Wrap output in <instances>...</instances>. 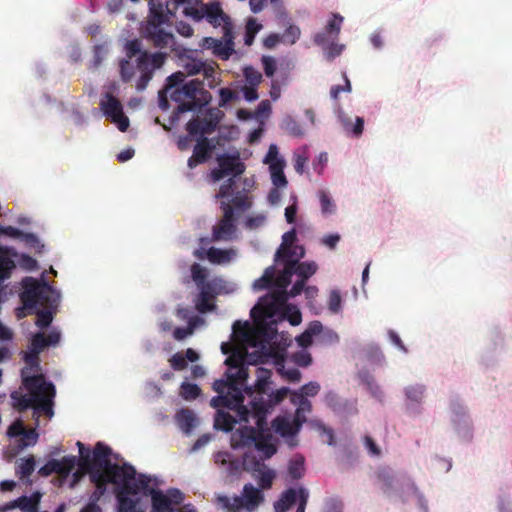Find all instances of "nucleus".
Wrapping results in <instances>:
<instances>
[{
    "mask_svg": "<svg viewBox=\"0 0 512 512\" xmlns=\"http://www.w3.org/2000/svg\"><path fill=\"white\" fill-rule=\"evenodd\" d=\"M305 256V249L296 244V231L291 229L282 236V243L275 253V261L283 265L279 277L276 279L277 289L273 293L261 297L251 309L257 331L265 340L269 341V334L273 332L272 326L279 321L287 319L293 326L302 321V315L297 306L288 304L290 297L302 293L306 280L313 276L318 269L314 261L300 262Z\"/></svg>",
    "mask_w": 512,
    "mask_h": 512,
    "instance_id": "obj_1",
    "label": "nucleus"
},
{
    "mask_svg": "<svg viewBox=\"0 0 512 512\" xmlns=\"http://www.w3.org/2000/svg\"><path fill=\"white\" fill-rule=\"evenodd\" d=\"M60 339L61 333L57 329H52L47 337L38 332L32 336L29 349L23 354L26 366L21 370V377L25 391H13L11 400L13 407L19 411L32 409L36 427L27 429L21 418H17L8 427L7 436L15 439L16 453L37 443L39 434L36 428L40 425V416L44 415L48 419L54 416L55 386L41 374L38 356L46 347L57 345Z\"/></svg>",
    "mask_w": 512,
    "mask_h": 512,
    "instance_id": "obj_2",
    "label": "nucleus"
},
{
    "mask_svg": "<svg viewBox=\"0 0 512 512\" xmlns=\"http://www.w3.org/2000/svg\"><path fill=\"white\" fill-rule=\"evenodd\" d=\"M234 345L223 342L221 351L223 354L230 355L226 358L225 364L228 366L226 371L227 380L218 379L213 383V389L218 396L213 397L210 405L217 409L214 420V427L224 432L232 431L237 421H249L250 410L245 402L242 387L248 378V353L249 344H244L241 340L231 333Z\"/></svg>",
    "mask_w": 512,
    "mask_h": 512,
    "instance_id": "obj_3",
    "label": "nucleus"
},
{
    "mask_svg": "<svg viewBox=\"0 0 512 512\" xmlns=\"http://www.w3.org/2000/svg\"><path fill=\"white\" fill-rule=\"evenodd\" d=\"M217 163L218 167L210 173L211 181L215 183L225 177L229 179L216 195L220 199L223 217L213 226L212 240L228 242L238 239L237 218L251 207V201L244 191H235V178L245 170L239 153L218 155Z\"/></svg>",
    "mask_w": 512,
    "mask_h": 512,
    "instance_id": "obj_4",
    "label": "nucleus"
},
{
    "mask_svg": "<svg viewBox=\"0 0 512 512\" xmlns=\"http://www.w3.org/2000/svg\"><path fill=\"white\" fill-rule=\"evenodd\" d=\"M202 4V0H169L163 7L162 2L156 4L154 0H150V14L143 28V34L156 47H172L175 41L169 23L170 17L175 15L178 8H182L183 15L194 21Z\"/></svg>",
    "mask_w": 512,
    "mask_h": 512,
    "instance_id": "obj_5",
    "label": "nucleus"
},
{
    "mask_svg": "<svg viewBox=\"0 0 512 512\" xmlns=\"http://www.w3.org/2000/svg\"><path fill=\"white\" fill-rule=\"evenodd\" d=\"M134 479L135 485L127 491L131 498H137V512H197L191 504L181 506L185 497L179 489H156L151 486L154 479L146 474H136Z\"/></svg>",
    "mask_w": 512,
    "mask_h": 512,
    "instance_id": "obj_6",
    "label": "nucleus"
},
{
    "mask_svg": "<svg viewBox=\"0 0 512 512\" xmlns=\"http://www.w3.org/2000/svg\"><path fill=\"white\" fill-rule=\"evenodd\" d=\"M233 334L242 343L249 344L251 352L248 353V362L250 364L272 363L277 372L286 380L290 382L300 381V371L294 367L286 368L285 366V349L272 348L268 340H265L260 333L251 329L248 321H235L233 323Z\"/></svg>",
    "mask_w": 512,
    "mask_h": 512,
    "instance_id": "obj_7",
    "label": "nucleus"
},
{
    "mask_svg": "<svg viewBox=\"0 0 512 512\" xmlns=\"http://www.w3.org/2000/svg\"><path fill=\"white\" fill-rule=\"evenodd\" d=\"M20 300L23 306L16 309L17 318L37 312L36 325L46 328L53 320V310L58 305L60 293L43 279L39 281L32 277H26L22 280Z\"/></svg>",
    "mask_w": 512,
    "mask_h": 512,
    "instance_id": "obj_8",
    "label": "nucleus"
},
{
    "mask_svg": "<svg viewBox=\"0 0 512 512\" xmlns=\"http://www.w3.org/2000/svg\"><path fill=\"white\" fill-rule=\"evenodd\" d=\"M270 377V370L259 368L257 370L255 390L246 386L244 389V393L248 398L247 405L250 410V416L259 428L263 427L267 413L285 399L290 392L288 387H282L268 394L267 386Z\"/></svg>",
    "mask_w": 512,
    "mask_h": 512,
    "instance_id": "obj_9",
    "label": "nucleus"
},
{
    "mask_svg": "<svg viewBox=\"0 0 512 512\" xmlns=\"http://www.w3.org/2000/svg\"><path fill=\"white\" fill-rule=\"evenodd\" d=\"M111 449L98 442L92 452L90 478L99 479L100 477L110 476L112 484L115 485V493L131 489L135 485L136 470L129 464H113L110 459Z\"/></svg>",
    "mask_w": 512,
    "mask_h": 512,
    "instance_id": "obj_10",
    "label": "nucleus"
},
{
    "mask_svg": "<svg viewBox=\"0 0 512 512\" xmlns=\"http://www.w3.org/2000/svg\"><path fill=\"white\" fill-rule=\"evenodd\" d=\"M125 51L128 59H123L120 62L122 80L124 82H128L132 78L133 68L129 60L137 56V70L140 73V76L136 83V89L138 91H143L153 78L154 72L157 69H160L164 64L166 55L161 52H141V43L138 40L128 41L125 45Z\"/></svg>",
    "mask_w": 512,
    "mask_h": 512,
    "instance_id": "obj_11",
    "label": "nucleus"
},
{
    "mask_svg": "<svg viewBox=\"0 0 512 512\" xmlns=\"http://www.w3.org/2000/svg\"><path fill=\"white\" fill-rule=\"evenodd\" d=\"M190 271L191 278L199 290L195 304L200 313H206L215 308L212 301L217 295H228L238 290L236 283L227 281L222 277L207 280L208 270L200 264L194 263Z\"/></svg>",
    "mask_w": 512,
    "mask_h": 512,
    "instance_id": "obj_12",
    "label": "nucleus"
},
{
    "mask_svg": "<svg viewBox=\"0 0 512 512\" xmlns=\"http://www.w3.org/2000/svg\"><path fill=\"white\" fill-rule=\"evenodd\" d=\"M242 421H239L241 423ZM245 423H253V426H241L231 434V445L233 448H248L245 453H251L252 455L263 454L264 458H270L273 456L277 449L275 441L270 433L267 435L259 434L258 432L263 431L266 426V421L262 428H259L253 418L250 416L249 421ZM238 423V421L236 422Z\"/></svg>",
    "mask_w": 512,
    "mask_h": 512,
    "instance_id": "obj_13",
    "label": "nucleus"
},
{
    "mask_svg": "<svg viewBox=\"0 0 512 512\" xmlns=\"http://www.w3.org/2000/svg\"><path fill=\"white\" fill-rule=\"evenodd\" d=\"M288 394H290L291 402L297 407L295 415L294 417L278 416L272 422V427L277 434L286 439L289 446L293 447L297 445L296 435L306 421V414L311 412L312 405L307 398L296 391L290 390Z\"/></svg>",
    "mask_w": 512,
    "mask_h": 512,
    "instance_id": "obj_14",
    "label": "nucleus"
},
{
    "mask_svg": "<svg viewBox=\"0 0 512 512\" xmlns=\"http://www.w3.org/2000/svg\"><path fill=\"white\" fill-rule=\"evenodd\" d=\"M378 476L385 493L399 495L405 501L414 502L422 512H428L427 500L410 478L396 474L388 468L381 469Z\"/></svg>",
    "mask_w": 512,
    "mask_h": 512,
    "instance_id": "obj_15",
    "label": "nucleus"
},
{
    "mask_svg": "<svg viewBox=\"0 0 512 512\" xmlns=\"http://www.w3.org/2000/svg\"><path fill=\"white\" fill-rule=\"evenodd\" d=\"M263 163L268 165L273 188L269 191L267 201L271 206H278L281 203L283 190L287 188L288 181L284 174L286 161L279 154L276 144L269 146L268 152L263 159Z\"/></svg>",
    "mask_w": 512,
    "mask_h": 512,
    "instance_id": "obj_16",
    "label": "nucleus"
},
{
    "mask_svg": "<svg viewBox=\"0 0 512 512\" xmlns=\"http://www.w3.org/2000/svg\"><path fill=\"white\" fill-rule=\"evenodd\" d=\"M402 409L410 419H417L424 413L428 388L423 382H410L402 387Z\"/></svg>",
    "mask_w": 512,
    "mask_h": 512,
    "instance_id": "obj_17",
    "label": "nucleus"
},
{
    "mask_svg": "<svg viewBox=\"0 0 512 512\" xmlns=\"http://www.w3.org/2000/svg\"><path fill=\"white\" fill-rule=\"evenodd\" d=\"M450 423L454 434L463 442L473 439V422L467 408L459 403L450 404Z\"/></svg>",
    "mask_w": 512,
    "mask_h": 512,
    "instance_id": "obj_18",
    "label": "nucleus"
},
{
    "mask_svg": "<svg viewBox=\"0 0 512 512\" xmlns=\"http://www.w3.org/2000/svg\"><path fill=\"white\" fill-rule=\"evenodd\" d=\"M266 459L263 454L256 456L245 453L242 461L244 469L253 473L261 489H269L275 478V471L264 464Z\"/></svg>",
    "mask_w": 512,
    "mask_h": 512,
    "instance_id": "obj_19",
    "label": "nucleus"
},
{
    "mask_svg": "<svg viewBox=\"0 0 512 512\" xmlns=\"http://www.w3.org/2000/svg\"><path fill=\"white\" fill-rule=\"evenodd\" d=\"M184 78L185 75L183 72H175L167 78V82L164 88L165 93L169 95L171 100L179 103L175 113L177 117L179 114L189 111H196L199 109V106L195 102H185L186 98L184 93H182V88L180 86V84L184 82Z\"/></svg>",
    "mask_w": 512,
    "mask_h": 512,
    "instance_id": "obj_20",
    "label": "nucleus"
},
{
    "mask_svg": "<svg viewBox=\"0 0 512 512\" xmlns=\"http://www.w3.org/2000/svg\"><path fill=\"white\" fill-rule=\"evenodd\" d=\"M200 241V248L193 252L194 256L200 260L207 259L212 264L224 266L229 265L238 258L239 251L237 248H217L212 246L206 249L205 245L208 243V240L202 238Z\"/></svg>",
    "mask_w": 512,
    "mask_h": 512,
    "instance_id": "obj_21",
    "label": "nucleus"
},
{
    "mask_svg": "<svg viewBox=\"0 0 512 512\" xmlns=\"http://www.w3.org/2000/svg\"><path fill=\"white\" fill-rule=\"evenodd\" d=\"M203 20L214 28L221 27L222 30L234 27L230 16L224 12L219 1L203 2L194 21L201 22Z\"/></svg>",
    "mask_w": 512,
    "mask_h": 512,
    "instance_id": "obj_22",
    "label": "nucleus"
},
{
    "mask_svg": "<svg viewBox=\"0 0 512 512\" xmlns=\"http://www.w3.org/2000/svg\"><path fill=\"white\" fill-rule=\"evenodd\" d=\"M100 110L121 132H125L130 124L128 117L123 112L121 102L110 93H105L100 100Z\"/></svg>",
    "mask_w": 512,
    "mask_h": 512,
    "instance_id": "obj_23",
    "label": "nucleus"
},
{
    "mask_svg": "<svg viewBox=\"0 0 512 512\" xmlns=\"http://www.w3.org/2000/svg\"><path fill=\"white\" fill-rule=\"evenodd\" d=\"M233 29L234 27L222 30L223 36L221 39L205 37L202 47L210 49L215 56L222 60L229 59L230 56L235 53Z\"/></svg>",
    "mask_w": 512,
    "mask_h": 512,
    "instance_id": "obj_24",
    "label": "nucleus"
},
{
    "mask_svg": "<svg viewBox=\"0 0 512 512\" xmlns=\"http://www.w3.org/2000/svg\"><path fill=\"white\" fill-rule=\"evenodd\" d=\"M77 464L76 456H65L60 460L51 459L45 465H43L38 473L41 476H49L52 473H57L63 480L70 482L71 472L74 470Z\"/></svg>",
    "mask_w": 512,
    "mask_h": 512,
    "instance_id": "obj_25",
    "label": "nucleus"
},
{
    "mask_svg": "<svg viewBox=\"0 0 512 512\" xmlns=\"http://www.w3.org/2000/svg\"><path fill=\"white\" fill-rule=\"evenodd\" d=\"M344 17L338 13H331L326 21L324 28L315 33L313 41L318 46H324L330 41H336L341 32Z\"/></svg>",
    "mask_w": 512,
    "mask_h": 512,
    "instance_id": "obj_26",
    "label": "nucleus"
},
{
    "mask_svg": "<svg viewBox=\"0 0 512 512\" xmlns=\"http://www.w3.org/2000/svg\"><path fill=\"white\" fill-rule=\"evenodd\" d=\"M177 317L180 320L187 321L186 327H177L173 330L174 339L181 341L192 335L194 330L204 325V319L198 315H195L191 310L187 308H179L176 312Z\"/></svg>",
    "mask_w": 512,
    "mask_h": 512,
    "instance_id": "obj_27",
    "label": "nucleus"
},
{
    "mask_svg": "<svg viewBox=\"0 0 512 512\" xmlns=\"http://www.w3.org/2000/svg\"><path fill=\"white\" fill-rule=\"evenodd\" d=\"M263 500L264 495L261 489L256 488L250 483L244 485L240 496H235L239 511L244 509L248 512H254Z\"/></svg>",
    "mask_w": 512,
    "mask_h": 512,
    "instance_id": "obj_28",
    "label": "nucleus"
},
{
    "mask_svg": "<svg viewBox=\"0 0 512 512\" xmlns=\"http://www.w3.org/2000/svg\"><path fill=\"white\" fill-rule=\"evenodd\" d=\"M320 215L323 219L336 217L339 211L333 193L326 187L319 188L315 193Z\"/></svg>",
    "mask_w": 512,
    "mask_h": 512,
    "instance_id": "obj_29",
    "label": "nucleus"
},
{
    "mask_svg": "<svg viewBox=\"0 0 512 512\" xmlns=\"http://www.w3.org/2000/svg\"><path fill=\"white\" fill-rule=\"evenodd\" d=\"M42 494L38 491L30 496H21L0 506V512H7L19 508L22 512H37Z\"/></svg>",
    "mask_w": 512,
    "mask_h": 512,
    "instance_id": "obj_30",
    "label": "nucleus"
},
{
    "mask_svg": "<svg viewBox=\"0 0 512 512\" xmlns=\"http://www.w3.org/2000/svg\"><path fill=\"white\" fill-rule=\"evenodd\" d=\"M77 446L79 449L80 460L77 459L76 465H78V469L71 472L70 487H74L84 475H90L92 453L89 448H86L85 445L79 441L77 442Z\"/></svg>",
    "mask_w": 512,
    "mask_h": 512,
    "instance_id": "obj_31",
    "label": "nucleus"
},
{
    "mask_svg": "<svg viewBox=\"0 0 512 512\" xmlns=\"http://www.w3.org/2000/svg\"><path fill=\"white\" fill-rule=\"evenodd\" d=\"M214 148L215 144L212 140H209L206 137H199L197 139V144L194 147L193 155L188 159V167L193 169L198 164L206 162L211 156Z\"/></svg>",
    "mask_w": 512,
    "mask_h": 512,
    "instance_id": "obj_32",
    "label": "nucleus"
},
{
    "mask_svg": "<svg viewBox=\"0 0 512 512\" xmlns=\"http://www.w3.org/2000/svg\"><path fill=\"white\" fill-rule=\"evenodd\" d=\"M175 421L179 429L186 435H190L200 423L195 412L188 408L178 410L175 415Z\"/></svg>",
    "mask_w": 512,
    "mask_h": 512,
    "instance_id": "obj_33",
    "label": "nucleus"
},
{
    "mask_svg": "<svg viewBox=\"0 0 512 512\" xmlns=\"http://www.w3.org/2000/svg\"><path fill=\"white\" fill-rule=\"evenodd\" d=\"M359 379L371 397L381 404L385 403V392L372 374L368 371H360Z\"/></svg>",
    "mask_w": 512,
    "mask_h": 512,
    "instance_id": "obj_34",
    "label": "nucleus"
},
{
    "mask_svg": "<svg viewBox=\"0 0 512 512\" xmlns=\"http://www.w3.org/2000/svg\"><path fill=\"white\" fill-rule=\"evenodd\" d=\"M217 125V118L210 120L196 118L189 121L186 129L190 136L205 137V134L211 133Z\"/></svg>",
    "mask_w": 512,
    "mask_h": 512,
    "instance_id": "obj_35",
    "label": "nucleus"
},
{
    "mask_svg": "<svg viewBox=\"0 0 512 512\" xmlns=\"http://www.w3.org/2000/svg\"><path fill=\"white\" fill-rule=\"evenodd\" d=\"M215 464L228 475H236L240 470V462L229 452L219 451L214 455Z\"/></svg>",
    "mask_w": 512,
    "mask_h": 512,
    "instance_id": "obj_36",
    "label": "nucleus"
},
{
    "mask_svg": "<svg viewBox=\"0 0 512 512\" xmlns=\"http://www.w3.org/2000/svg\"><path fill=\"white\" fill-rule=\"evenodd\" d=\"M15 268L14 261L7 255L0 246V305L5 301L4 281L10 277L11 271Z\"/></svg>",
    "mask_w": 512,
    "mask_h": 512,
    "instance_id": "obj_37",
    "label": "nucleus"
},
{
    "mask_svg": "<svg viewBox=\"0 0 512 512\" xmlns=\"http://www.w3.org/2000/svg\"><path fill=\"white\" fill-rule=\"evenodd\" d=\"M184 69L188 75H196L203 73L206 78L214 77V67L199 59H190L185 65Z\"/></svg>",
    "mask_w": 512,
    "mask_h": 512,
    "instance_id": "obj_38",
    "label": "nucleus"
},
{
    "mask_svg": "<svg viewBox=\"0 0 512 512\" xmlns=\"http://www.w3.org/2000/svg\"><path fill=\"white\" fill-rule=\"evenodd\" d=\"M337 116L345 131L351 132L356 137H359L363 133L364 119L362 117H356L355 123L352 124L351 118L342 110H338Z\"/></svg>",
    "mask_w": 512,
    "mask_h": 512,
    "instance_id": "obj_39",
    "label": "nucleus"
},
{
    "mask_svg": "<svg viewBox=\"0 0 512 512\" xmlns=\"http://www.w3.org/2000/svg\"><path fill=\"white\" fill-rule=\"evenodd\" d=\"M321 331V322L320 321H312L306 330L296 337V342L303 349L309 347L313 343V338H317V333Z\"/></svg>",
    "mask_w": 512,
    "mask_h": 512,
    "instance_id": "obj_40",
    "label": "nucleus"
},
{
    "mask_svg": "<svg viewBox=\"0 0 512 512\" xmlns=\"http://www.w3.org/2000/svg\"><path fill=\"white\" fill-rule=\"evenodd\" d=\"M128 491L118 492L117 499V512H137V498H132L128 495Z\"/></svg>",
    "mask_w": 512,
    "mask_h": 512,
    "instance_id": "obj_41",
    "label": "nucleus"
},
{
    "mask_svg": "<svg viewBox=\"0 0 512 512\" xmlns=\"http://www.w3.org/2000/svg\"><path fill=\"white\" fill-rule=\"evenodd\" d=\"M299 495L300 487L298 489L289 488L281 494V497L274 503V505L280 504L279 508H283L284 511H287L296 502L299 503Z\"/></svg>",
    "mask_w": 512,
    "mask_h": 512,
    "instance_id": "obj_42",
    "label": "nucleus"
},
{
    "mask_svg": "<svg viewBox=\"0 0 512 512\" xmlns=\"http://www.w3.org/2000/svg\"><path fill=\"white\" fill-rule=\"evenodd\" d=\"M275 267L274 266H270L268 268L265 269L264 271V274L256 279L253 284H252V287L255 291H260V290H263L265 288H268L272 282L274 281L276 283V279L279 277V275L277 277H275ZM275 286L277 287V285L275 284Z\"/></svg>",
    "mask_w": 512,
    "mask_h": 512,
    "instance_id": "obj_43",
    "label": "nucleus"
},
{
    "mask_svg": "<svg viewBox=\"0 0 512 512\" xmlns=\"http://www.w3.org/2000/svg\"><path fill=\"white\" fill-rule=\"evenodd\" d=\"M327 307L331 314L338 315L343 311V300L338 289H332L327 299Z\"/></svg>",
    "mask_w": 512,
    "mask_h": 512,
    "instance_id": "obj_44",
    "label": "nucleus"
},
{
    "mask_svg": "<svg viewBox=\"0 0 512 512\" xmlns=\"http://www.w3.org/2000/svg\"><path fill=\"white\" fill-rule=\"evenodd\" d=\"M35 470V459L33 456L21 458L17 463L16 474L21 478H28Z\"/></svg>",
    "mask_w": 512,
    "mask_h": 512,
    "instance_id": "obj_45",
    "label": "nucleus"
},
{
    "mask_svg": "<svg viewBox=\"0 0 512 512\" xmlns=\"http://www.w3.org/2000/svg\"><path fill=\"white\" fill-rule=\"evenodd\" d=\"M91 482L95 484L96 488L94 492L91 494L89 500L92 502L98 503L100 498L106 492V485L108 483H112V479L110 476L100 477L99 479L90 478Z\"/></svg>",
    "mask_w": 512,
    "mask_h": 512,
    "instance_id": "obj_46",
    "label": "nucleus"
},
{
    "mask_svg": "<svg viewBox=\"0 0 512 512\" xmlns=\"http://www.w3.org/2000/svg\"><path fill=\"white\" fill-rule=\"evenodd\" d=\"M262 29L260 24L255 18H249L245 27L244 43L251 46L258 32Z\"/></svg>",
    "mask_w": 512,
    "mask_h": 512,
    "instance_id": "obj_47",
    "label": "nucleus"
},
{
    "mask_svg": "<svg viewBox=\"0 0 512 512\" xmlns=\"http://www.w3.org/2000/svg\"><path fill=\"white\" fill-rule=\"evenodd\" d=\"M201 394V390L198 387V385L190 383L188 381H183L180 390L179 395L186 401H192L195 400L199 395Z\"/></svg>",
    "mask_w": 512,
    "mask_h": 512,
    "instance_id": "obj_48",
    "label": "nucleus"
},
{
    "mask_svg": "<svg viewBox=\"0 0 512 512\" xmlns=\"http://www.w3.org/2000/svg\"><path fill=\"white\" fill-rule=\"evenodd\" d=\"M267 215L263 212L246 217L244 227L250 231L258 230L266 225Z\"/></svg>",
    "mask_w": 512,
    "mask_h": 512,
    "instance_id": "obj_49",
    "label": "nucleus"
},
{
    "mask_svg": "<svg viewBox=\"0 0 512 512\" xmlns=\"http://www.w3.org/2000/svg\"><path fill=\"white\" fill-rule=\"evenodd\" d=\"M321 47L323 49L324 57L330 62L340 56L346 48L344 44L337 43L336 41H330L328 44Z\"/></svg>",
    "mask_w": 512,
    "mask_h": 512,
    "instance_id": "obj_50",
    "label": "nucleus"
},
{
    "mask_svg": "<svg viewBox=\"0 0 512 512\" xmlns=\"http://www.w3.org/2000/svg\"><path fill=\"white\" fill-rule=\"evenodd\" d=\"M307 151L308 147L303 146L293 154L294 169L300 175L304 173L306 164L308 162Z\"/></svg>",
    "mask_w": 512,
    "mask_h": 512,
    "instance_id": "obj_51",
    "label": "nucleus"
},
{
    "mask_svg": "<svg viewBox=\"0 0 512 512\" xmlns=\"http://www.w3.org/2000/svg\"><path fill=\"white\" fill-rule=\"evenodd\" d=\"M317 341L323 345H333L339 342V335L331 328H325L321 323V331L317 333Z\"/></svg>",
    "mask_w": 512,
    "mask_h": 512,
    "instance_id": "obj_52",
    "label": "nucleus"
},
{
    "mask_svg": "<svg viewBox=\"0 0 512 512\" xmlns=\"http://www.w3.org/2000/svg\"><path fill=\"white\" fill-rule=\"evenodd\" d=\"M281 126L290 135L302 137L305 134L301 125L291 116H286L283 119Z\"/></svg>",
    "mask_w": 512,
    "mask_h": 512,
    "instance_id": "obj_53",
    "label": "nucleus"
},
{
    "mask_svg": "<svg viewBox=\"0 0 512 512\" xmlns=\"http://www.w3.org/2000/svg\"><path fill=\"white\" fill-rule=\"evenodd\" d=\"M288 472L292 479H300L304 473V458L302 456L292 458L289 462Z\"/></svg>",
    "mask_w": 512,
    "mask_h": 512,
    "instance_id": "obj_54",
    "label": "nucleus"
},
{
    "mask_svg": "<svg viewBox=\"0 0 512 512\" xmlns=\"http://www.w3.org/2000/svg\"><path fill=\"white\" fill-rule=\"evenodd\" d=\"M245 78L244 86L258 87L262 82V74L252 66H247L243 69Z\"/></svg>",
    "mask_w": 512,
    "mask_h": 512,
    "instance_id": "obj_55",
    "label": "nucleus"
},
{
    "mask_svg": "<svg viewBox=\"0 0 512 512\" xmlns=\"http://www.w3.org/2000/svg\"><path fill=\"white\" fill-rule=\"evenodd\" d=\"M301 30L298 26L289 24L281 36L282 43L293 45L300 38Z\"/></svg>",
    "mask_w": 512,
    "mask_h": 512,
    "instance_id": "obj_56",
    "label": "nucleus"
},
{
    "mask_svg": "<svg viewBox=\"0 0 512 512\" xmlns=\"http://www.w3.org/2000/svg\"><path fill=\"white\" fill-rule=\"evenodd\" d=\"M181 88L185 98L194 102L193 100L196 98L198 92L200 91V82L198 80H191L181 85Z\"/></svg>",
    "mask_w": 512,
    "mask_h": 512,
    "instance_id": "obj_57",
    "label": "nucleus"
},
{
    "mask_svg": "<svg viewBox=\"0 0 512 512\" xmlns=\"http://www.w3.org/2000/svg\"><path fill=\"white\" fill-rule=\"evenodd\" d=\"M336 413L345 417L356 415L358 413L357 401L344 399Z\"/></svg>",
    "mask_w": 512,
    "mask_h": 512,
    "instance_id": "obj_58",
    "label": "nucleus"
},
{
    "mask_svg": "<svg viewBox=\"0 0 512 512\" xmlns=\"http://www.w3.org/2000/svg\"><path fill=\"white\" fill-rule=\"evenodd\" d=\"M27 247L34 249L36 252H41L44 248V245L40 242L37 236L33 233H25L23 232L22 238L20 240Z\"/></svg>",
    "mask_w": 512,
    "mask_h": 512,
    "instance_id": "obj_59",
    "label": "nucleus"
},
{
    "mask_svg": "<svg viewBox=\"0 0 512 512\" xmlns=\"http://www.w3.org/2000/svg\"><path fill=\"white\" fill-rule=\"evenodd\" d=\"M216 503L223 509L239 512L238 505H236L235 496L233 498H229L226 495L218 494L216 496Z\"/></svg>",
    "mask_w": 512,
    "mask_h": 512,
    "instance_id": "obj_60",
    "label": "nucleus"
},
{
    "mask_svg": "<svg viewBox=\"0 0 512 512\" xmlns=\"http://www.w3.org/2000/svg\"><path fill=\"white\" fill-rule=\"evenodd\" d=\"M498 512H512V497L508 494H500L496 499Z\"/></svg>",
    "mask_w": 512,
    "mask_h": 512,
    "instance_id": "obj_61",
    "label": "nucleus"
},
{
    "mask_svg": "<svg viewBox=\"0 0 512 512\" xmlns=\"http://www.w3.org/2000/svg\"><path fill=\"white\" fill-rule=\"evenodd\" d=\"M263 69L267 77H272L277 68L276 60L273 56L264 55L261 58Z\"/></svg>",
    "mask_w": 512,
    "mask_h": 512,
    "instance_id": "obj_62",
    "label": "nucleus"
},
{
    "mask_svg": "<svg viewBox=\"0 0 512 512\" xmlns=\"http://www.w3.org/2000/svg\"><path fill=\"white\" fill-rule=\"evenodd\" d=\"M219 96H220V101H219L220 107H224L228 103H230L238 98L237 93L228 88H221L219 90Z\"/></svg>",
    "mask_w": 512,
    "mask_h": 512,
    "instance_id": "obj_63",
    "label": "nucleus"
},
{
    "mask_svg": "<svg viewBox=\"0 0 512 512\" xmlns=\"http://www.w3.org/2000/svg\"><path fill=\"white\" fill-rule=\"evenodd\" d=\"M171 367L176 371H181L186 369L187 361L182 353H175L169 359Z\"/></svg>",
    "mask_w": 512,
    "mask_h": 512,
    "instance_id": "obj_64",
    "label": "nucleus"
}]
</instances>
